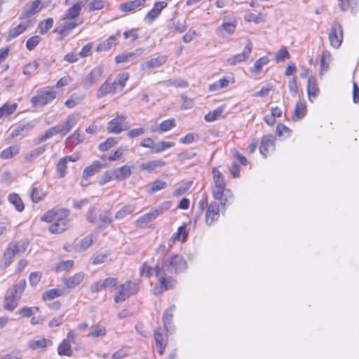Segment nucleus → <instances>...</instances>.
<instances>
[{
    "instance_id": "f257e3e1",
    "label": "nucleus",
    "mask_w": 359,
    "mask_h": 359,
    "mask_svg": "<svg viewBox=\"0 0 359 359\" xmlns=\"http://www.w3.org/2000/svg\"><path fill=\"white\" fill-rule=\"evenodd\" d=\"M69 215V212L67 209H52L46 212L41 219L48 223L53 222L48 227L51 233H61L70 226Z\"/></svg>"
},
{
    "instance_id": "f03ea898",
    "label": "nucleus",
    "mask_w": 359,
    "mask_h": 359,
    "mask_svg": "<svg viewBox=\"0 0 359 359\" xmlns=\"http://www.w3.org/2000/svg\"><path fill=\"white\" fill-rule=\"evenodd\" d=\"M25 287L26 280L22 279L6 291L3 302V308L6 311H13L18 306Z\"/></svg>"
},
{
    "instance_id": "7ed1b4c3",
    "label": "nucleus",
    "mask_w": 359,
    "mask_h": 359,
    "mask_svg": "<svg viewBox=\"0 0 359 359\" xmlns=\"http://www.w3.org/2000/svg\"><path fill=\"white\" fill-rule=\"evenodd\" d=\"M80 118L78 114L69 115L66 121L49 128L43 135L39 138L40 142H44L52 137L53 135L60 134L62 136L67 135L77 124Z\"/></svg>"
},
{
    "instance_id": "20e7f679",
    "label": "nucleus",
    "mask_w": 359,
    "mask_h": 359,
    "mask_svg": "<svg viewBox=\"0 0 359 359\" xmlns=\"http://www.w3.org/2000/svg\"><path fill=\"white\" fill-rule=\"evenodd\" d=\"M160 267L168 274L173 275L186 270L187 264L182 256L167 254L164 256Z\"/></svg>"
},
{
    "instance_id": "39448f33",
    "label": "nucleus",
    "mask_w": 359,
    "mask_h": 359,
    "mask_svg": "<svg viewBox=\"0 0 359 359\" xmlns=\"http://www.w3.org/2000/svg\"><path fill=\"white\" fill-rule=\"evenodd\" d=\"M56 96L54 86H46L36 91L35 95L31 98V103L34 107H43L53 101Z\"/></svg>"
},
{
    "instance_id": "423d86ee",
    "label": "nucleus",
    "mask_w": 359,
    "mask_h": 359,
    "mask_svg": "<svg viewBox=\"0 0 359 359\" xmlns=\"http://www.w3.org/2000/svg\"><path fill=\"white\" fill-rule=\"evenodd\" d=\"M155 273L158 278V282L154 288V292L156 295L160 294L163 292L173 287L175 283V279L171 276H169L170 274L162 270L159 264L155 266Z\"/></svg>"
},
{
    "instance_id": "0eeeda50",
    "label": "nucleus",
    "mask_w": 359,
    "mask_h": 359,
    "mask_svg": "<svg viewBox=\"0 0 359 359\" xmlns=\"http://www.w3.org/2000/svg\"><path fill=\"white\" fill-rule=\"evenodd\" d=\"M139 287L136 283L131 280L126 281L120 285L118 293L114 297V302L116 303L123 302L131 295L137 293Z\"/></svg>"
},
{
    "instance_id": "6e6552de",
    "label": "nucleus",
    "mask_w": 359,
    "mask_h": 359,
    "mask_svg": "<svg viewBox=\"0 0 359 359\" xmlns=\"http://www.w3.org/2000/svg\"><path fill=\"white\" fill-rule=\"evenodd\" d=\"M328 37L332 47L337 49L341 46L343 41V29L340 23L334 22L332 25Z\"/></svg>"
},
{
    "instance_id": "1a4fd4ad",
    "label": "nucleus",
    "mask_w": 359,
    "mask_h": 359,
    "mask_svg": "<svg viewBox=\"0 0 359 359\" xmlns=\"http://www.w3.org/2000/svg\"><path fill=\"white\" fill-rule=\"evenodd\" d=\"M237 24L238 20L235 17L224 16L222 24L216 28L215 33L220 36H224V32L231 35L234 33Z\"/></svg>"
},
{
    "instance_id": "9d476101",
    "label": "nucleus",
    "mask_w": 359,
    "mask_h": 359,
    "mask_svg": "<svg viewBox=\"0 0 359 359\" xmlns=\"http://www.w3.org/2000/svg\"><path fill=\"white\" fill-rule=\"evenodd\" d=\"M103 74V67L97 66L94 67L83 79V86L88 88L95 84Z\"/></svg>"
},
{
    "instance_id": "9b49d317",
    "label": "nucleus",
    "mask_w": 359,
    "mask_h": 359,
    "mask_svg": "<svg viewBox=\"0 0 359 359\" xmlns=\"http://www.w3.org/2000/svg\"><path fill=\"white\" fill-rule=\"evenodd\" d=\"M104 166L105 165L102 164L100 161H95L91 165L86 167L83 170L81 185L82 187H86V184H83V180L88 181L89 177L98 173Z\"/></svg>"
},
{
    "instance_id": "f8f14e48",
    "label": "nucleus",
    "mask_w": 359,
    "mask_h": 359,
    "mask_svg": "<svg viewBox=\"0 0 359 359\" xmlns=\"http://www.w3.org/2000/svg\"><path fill=\"white\" fill-rule=\"evenodd\" d=\"M252 50V43L250 39H248L246 46L242 53L235 55L228 59V62L231 65H236L237 63L245 62L248 60Z\"/></svg>"
},
{
    "instance_id": "ddd939ff",
    "label": "nucleus",
    "mask_w": 359,
    "mask_h": 359,
    "mask_svg": "<svg viewBox=\"0 0 359 359\" xmlns=\"http://www.w3.org/2000/svg\"><path fill=\"white\" fill-rule=\"evenodd\" d=\"M219 218V205L217 202L210 203L205 213V223L210 226Z\"/></svg>"
},
{
    "instance_id": "4468645a",
    "label": "nucleus",
    "mask_w": 359,
    "mask_h": 359,
    "mask_svg": "<svg viewBox=\"0 0 359 359\" xmlns=\"http://www.w3.org/2000/svg\"><path fill=\"white\" fill-rule=\"evenodd\" d=\"M214 185L212 188L213 194L218 195L219 191L226 188V182L222 173L216 168L212 169Z\"/></svg>"
},
{
    "instance_id": "2eb2a0df",
    "label": "nucleus",
    "mask_w": 359,
    "mask_h": 359,
    "mask_svg": "<svg viewBox=\"0 0 359 359\" xmlns=\"http://www.w3.org/2000/svg\"><path fill=\"white\" fill-rule=\"evenodd\" d=\"M126 119L123 115H117L114 118L111 120L107 123V131L109 133L119 134L123 130H126L122 127L123 123Z\"/></svg>"
},
{
    "instance_id": "dca6fc26",
    "label": "nucleus",
    "mask_w": 359,
    "mask_h": 359,
    "mask_svg": "<svg viewBox=\"0 0 359 359\" xmlns=\"http://www.w3.org/2000/svg\"><path fill=\"white\" fill-rule=\"evenodd\" d=\"M118 92H119V88L115 84L114 81L109 83L107 80L98 88L96 95L98 98H102L108 94L114 95Z\"/></svg>"
},
{
    "instance_id": "f3484780",
    "label": "nucleus",
    "mask_w": 359,
    "mask_h": 359,
    "mask_svg": "<svg viewBox=\"0 0 359 359\" xmlns=\"http://www.w3.org/2000/svg\"><path fill=\"white\" fill-rule=\"evenodd\" d=\"M213 197L215 200L219 201L221 206L225 209L233 200V195L229 189L224 188L219 191L218 195L213 194Z\"/></svg>"
},
{
    "instance_id": "a211bd4d",
    "label": "nucleus",
    "mask_w": 359,
    "mask_h": 359,
    "mask_svg": "<svg viewBox=\"0 0 359 359\" xmlns=\"http://www.w3.org/2000/svg\"><path fill=\"white\" fill-rule=\"evenodd\" d=\"M166 55H160L156 57L152 58L141 65V69L144 70L146 69H150L156 67H159L163 64H165L167 61Z\"/></svg>"
},
{
    "instance_id": "6ab92c4d",
    "label": "nucleus",
    "mask_w": 359,
    "mask_h": 359,
    "mask_svg": "<svg viewBox=\"0 0 359 359\" xmlns=\"http://www.w3.org/2000/svg\"><path fill=\"white\" fill-rule=\"evenodd\" d=\"M175 309V306L172 305L169 308H168L163 313V320L164 327L167 330V332L172 333L173 331L172 326V318H173V311Z\"/></svg>"
},
{
    "instance_id": "aec40b11",
    "label": "nucleus",
    "mask_w": 359,
    "mask_h": 359,
    "mask_svg": "<svg viewBox=\"0 0 359 359\" xmlns=\"http://www.w3.org/2000/svg\"><path fill=\"white\" fill-rule=\"evenodd\" d=\"M40 5H41V0L34 1L32 3L31 6H27L23 9V11H22V13L20 16V19L29 18L31 16H32L33 15H34L35 13L39 12L41 10Z\"/></svg>"
},
{
    "instance_id": "412c9836",
    "label": "nucleus",
    "mask_w": 359,
    "mask_h": 359,
    "mask_svg": "<svg viewBox=\"0 0 359 359\" xmlns=\"http://www.w3.org/2000/svg\"><path fill=\"white\" fill-rule=\"evenodd\" d=\"M85 274L79 272L69 278H64L63 283L67 288H74L79 285L84 279Z\"/></svg>"
},
{
    "instance_id": "4be33fe9",
    "label": "nucleus",
    "mask_w": 359,
    "mask_h": 359,
    "mask_svg": "<svg viewBox=\"0 0 359 359\" xmlns=\"http://www.w3.org/2000/svg\"><path fill=\"white\" fill-rule=\"evenodd\" d=\"M114 178L116 181H123L128 178L131 175V168L127 165H124L113 170Z\"/></svg>"
},
{
    "instance_id": "5701e85b",
    "label": "nucleus",
    "mask_w": 359,
    "mask_h": 359,
    "mask_svg": "<svg viewBox=\"0 0 359 359\" xmlns=\"http://www.w3.org/2000/svg\"><path fill=\"white\" fill-rule=\"evenodd\" d=\"M143 52L142 48H137L135 51L129 53H123L116 55L115 60L117 63H123L133 60L137 56L140 55Z\"/></svg>"
},
{
    "instance_id": "b1692460",
    "label": "nucleus",
    "mask_w": 359,
    "mask_h": 359,
    "mask_svg": "<svg viewBox=\"0 0 359 359\" xmlns=\"http://www.w3.org/2000/svg\"><path fill=\"white\" fill-rule=\"evenodd\" d=\"M274 140L271 136H264L262 139L261 144L259 147V151L264 157H266L267 154L270 150L273 149Z\"/></svg>"
},
{
    "instance_id": "393cba45",
    "label": "nucleus",
    "mask_w": 359,
    "mask_h": 359,
    "mask_svg": "<svg viewBox=\"0 0 359 359\" xmlns=\"http://www.w3.org/2000/svg\"><path fill=\"white\" fill-rule=\"evenodd\" d=\"M162 331L163 330L161 327H158L154 332L156 346L158 348V352L161 355L163 354L167 344L166 339H165L163 336Z\"/></svg>"
},
{
    "instance_id": "a878e982",
    "label": "nucleus",
    "mask_w": 359,
    "mask_h": 359,
    "mask_svg": "<svg viewBox=\"0 0 359 359\" xmlns=\"http://www.w3.org/2000/svg\"><path fill=\"white\" fill-rule=\"evenodd\" d=\"M120 34L110 36L108 39L101 42L96 48L97 52L107 51L117 44V40Z\"/></svg>"
},
{
    "instance_id": "bb28decb",
    "label": "nucleus",
    "mask_w": 359,
    "mask_h": 359,
    "mask_svg": "<svg viewBox=\"0 0 359 359\" xmlns=\"http://www.w3.org/2000/svg\"><path fill=\"white\" fill-rule=\"evenodd\" d=\"M306 89L311 101H312V98H316L318 95L319 88L315 77L309 76L308 78Z\"/></svg>"
},
{
    "instance_id": "cd10ccee",
    "label": "nucleus",
    "mask_w": 359,
    "mask_h": 359,
    "mask_svg": "<svg viewBox=\"0 0 359 359\" xmlns=\"http://www.w3.org/2000/svg\"><path fill=\"white\" fill-rule=\"evenodd\" d=\"M146 2V0H133L128 2L121 4L119 6L120 10L123 12H133L139 8L140 6H143Z\"/></svg>"
},
{
    "instance_id": "c85d7f7f",
    "label": "nucleus",
    "mask_w": 359,
    "mask_h": 359,
    "mask_svg": "<svg viewBox=\"0 0 359 359\" xmlns=\"http://www.w3.org/2000/svg\"><path fill=\"white\" fill-rule=\"evenodd\" d=\"M165 165V163L162 160H153L140 164V168L150 173L158 168L163 167Z\"/></svg>"
},
{
    "instance_id": "c756f323",
    "label": "nucleus",
    "mask_w": 359,
    "mask_h": 359,
    "mask_svg": "<svg viewBox=\"0 0 359 359\" xmlns=\"http://www.w3.org/2000/svg\"><path fill=\"white\" fill-rule=\"evenodd\" d=\"M83 4L81 2H76L72 6L67 9L64 16V20H70L76 18L81 11Z\"/></svg>"
},
{
    "instance_id": "7c9ffc66",
    "label": "nucleus",
    "mask_w": 359,
    "mask_h": 359,
    "mask_svg": "<svg viewBox=\"0 0 359 359\" xmlns=\"http://www.w3.org/2000/svg\"><path fill=\"white\" fill-rule=\"evenodd\" d=\"M171 202L164 201L158 207L151 209L148 213L151 218L154 220L159 215H162L165 211L168 210L171 208Z\"/></svg>"
},
{
    "instance_id": "2f4dec72",
    "label": "nucleus",
    "mask_w": 359,
    "mask_h": 359,
    "mask_svg": "<svg viewBox=\"0 0 359 359\" xmlns=\"http://www.w3.org/2000/svg\"><path fill=\"white\" fill-rule=\"evenodd\" d=\"M107 333L106 328L101 324H96L90 327L88 337L90 338H97L104 337Z\"/></svg>"
},
{
    "instance_id": "473e14b6",
    "label": "nucleus",
    "mask_w": 359,
    "mask_h": 359,
    "mask_svg": "<svg viewBox=\"0 0 359 359\" xmlns=\"http://www.w3.org/2000/svg\"><path fill=\"white\" fill-rule=\"evenodd\" d=\"M8 245L16 255H22L26 251L29 242L27 239H22L15 243H10Z\"/></svg>"
},
{
    "instance_id": "72a5a7b5",
    "label": "nucleus",
    "mask_w": 359,
    "mask_h": 359,
    "mask_svg": "<svg viewBox=\"0 0 359 359\" xmlns=\"http://www.w3.org/2000/svg\"><path fill=\"white\" fill-rule=\"evenodd\" d=\"M81 22H69V20H65L64 18L62 19V23L57 27L55 32H59L61 34H66V32L72 30L75 27H76L79 25H80Z\"/></svg>"
},
{
    "instance_id": "f704fd0d",
    "label": "nucleus",
    "mask_w": 359,
    "mask_h": 359,
    "mask_svg": "<svg viewBox=\"0 0 359 359\" xmlns=\"http://www.w3.org/2000/svg\"><path fill=\"white\" fill-rule=\"evenodd\" d=\"M8 200L15 206L17 211L22 212L24 210V203L18 194L15 193L10 194L8 196Z\"/></svg>"
},
{
    "instance_id": "c9c22d12",
    "label": "nucleus",
    "mask_w": 359,
    "mask_h": 359,
    "mask_svg": "<svg viewBox=\"0 0 359 359\" xmlns=\"http://www.w3.org/2000/svg\"><path fill=\"white\" fill-rule=\"evenodd\" d=\"M306 111V107L304 102H299L297 103L294 109V114L292 115V120L297 121L302 118Z\"/></svg>"
},
{
    "instance_id": "e433bc0d",
    "label": "nucleus",
    "mask_w": 359,
    "mask_h": 359,
    "mask_svg": "<svg viewBox=\"0 0 359 359\" xmlns=\"http://www.w3.org/2000/svg\"><path fill=\"white\" fill-rule=\"evenodd\" d=\"M269 62V60L266 56H264L257 60L253 67L250 68L251 73L258 74L261 72L262 67L267 65Z\"/></svg>"
},
{
    "instance_id": "4c0bfd02",
    "label": "nucleus",
    "mask_w": 359,
    "mask_h": 359,
    "mask_svg": "<svg viewBox=\"0 0 359 359\" xmlns=\"http://www.w3.org/2000/svg\"><path fill=\"white\" fill-rule=\"evenodd\" d=\"M57 353L59 355L72 356L73 352L71 348V343L63 339L57 347Z\"/></svg>"
},
{
    "instance_id": "58836bf2",
    "label": "nucleus",
    "mask_w": 359,
    "mask_h": 359,
    "mask_svg": "<svg viewBox=\"0 0 359 359\" xmlns=\"http://www.w3.org/2000/svg\"><path fill=\"white\" fill-rule=\"evenodd\" d=\"M53 341L49 339L42 338L38 340H33L29 343V347L31 349L35 350L40 348H45L51 345Z\"/></svg>"
},
{
    "instance_id": "ea45409f",
    "label": "nucleus",
    "mask_w": 359,
    "mask_h": 359,
    "mask_svg": "<svg viewBox=\"0 0 359 359\" xmlns=\"http://www.w3.org/2000/svg\"><path fill=\"white\" fill-rule=\"evenodd\" d=\"M19 151L20 147L18 146H11L1 151L0 157L3 159H9L18 154Z\"/></svg>"
},
{
    "instance_id": "a19ab883",
    "label": "nucleus",
    "mask_w": 359,
    "mask_h": 359,
    "mask_svg": "<svg viewBox=\"0 0 359 359\" xmlns=\"http://www.w3.org/2000/svg\"><path fill=\"white\" fill-rule=\"evenodd\" d=\"M163 85L166 87L175 86L176 88H187L189 86L187 81L182 79H173L163 82Z\"/></svg>"
},
{
    "instance_id": "79ce46f5",
    "label": "nucleus",
    "mask_w": 359,
    "mask_h": 359,
    "mask_svg": "<svg viewBox=\"0 0 359 359\" xmlns=\"http://www.w3.org/2000/svg\"><path fill=\"white\" fill-rule=\"evenodd\" d=\"M129 74L128 72H123L118 74L116 79L114 81L115 84L119 88V93H121L126 86L127 81L128 80Z\"/></svg>"
},
{
    "instance_id": "37998d69",
    "label": "nucleus",
    "mask_w": 359,
    "mask_h": 359,
    "mask_svg": "<svg viewBox=\"0 0 359 359\" xmlns=\"http://www.w3.org/2000/svg\"><path fill=\"white\" fill-rule=\"evenodd\" d=\"M46 149V146H41L33 149L29 154L25 156V161L28 162H32L34 161L37 157L43 154Z\"/></svg>"
},
{
    "instance_id": "c03bdc74",
    "label": "nucleus",
    "mask_w": 359,
    "mask_h": 359,
    "mask_svg": "<svg viewBox=\"0 0 359 359\" xmlns=\"http://www.w3.org/2000/svg\"><path fill=\"white\" fill-rule=\"evenodd\" d=\"M39 311V307L37 306H33V307H28V306H24L16 312L17 314L20 315L22 317L25 318H29L34 313H37Z\"/></svg>"
},
{
    "instance_id": "a18cd8bd",
    "label": "nucleus",
    "mask_w": 359,
    "mask_h": 359,
    "mask_svg": "<svg viewBox=\"0 0 359 359\" xmlns=\"http://www.w3.org/2000/svg\"><path fill=\"white\" fill-rule=\"evenodd\" d=\"M62 294V291L60 289L54 288L45 291L42 295V299L44 301H50L57 298Z\"/></svg>"
},
{
    "instance_id": "49530a36",
    "label": "nucleus",
    "mask_w": 359,
    "mask_h": 359,
    "mask_svg": "<svg viewBox=\"0 0 359 359\" xmlns=\"http://www.w3.org/2000/svg\"><path fill=\"white\" fill-rule=\"evenodd\" d=\"M174 142L161 141L154 145V149L151 150V153L158 154L161 153L165 149L174 146Z\"/></svg>"
},
{
    "instance_id": "de8ad7c7",
    "label": "nucleus",
    "mask_w": 359,
    "mask_h": 359,
    "mask_svg": "<svg viewBox=\"0 0 359 359\" xmlns=\"http://www.w3.org/2000/svg\"><path fill=\"white\" fill-rule=\"evenodd\" d=\"M135 210V207L132 205H127L121 208L115 215L116 219H123L127 215L133 213Z\"/></svg>"
},
{
    "instance_id": "09e8293b",
    "label": "nucleus",
    "mask_w": 359,
    "mask_h": 359,
    "mask_svg": "<svg viewBox=\"0 0 359 359\" xmlns=\"http://www.w3.org/2000/svg\"><path fill=\"white\" fill-rule=\"evenodd\" d=\"M31 128L32 126L29 123L20 124L12 130L10 136L12 138H14L22 135L24 131L28 132L29 130H31Z\"/></svg>"
},
{
    "instance_id": "8fccbe9b",
    "label": "nucleus",
    "mask_w": 359,
    "mask_h": 359,
    "mask_svg": "<svg viewBox=\"0 0 359 359\" xmlns=\"http://www.w3.org/2000/svg\"><path fill=\"white\" fill-rule=\"evenodd\" d=\"M187 236L186 227L183 225L178 228L176 233L172 234L171 239L173 242L176 241H182V242H184L186 241Z\"/></svg>"
},
{
    "instance_id": "3c124183",
    "label": "nucleus",
    "mask_w": 359,
    "mask_h": 359,
    "mask_svg": "<svg viewBox=\"0 0 359 359\" xmlns=\"http://www.w3.org/2000/svg\"><path fill=\"white\" fill-rule=\"evenodd\" d=\"M15 255H16L15 252L13 251L11 247L9 245H8L6 250L4 253L3 258L4 264L6 267L8 266L11 264V263L13 262V258Z\"/></svg>"
},
{
    "instance_id": "603ef678",
    "label": "nucleus",
    "mask_w": 359,
    "mask_h": 359,
    "mask_svg": "<svg viewBox=\"0 0 359 359\" xmlns=\"http://www.w3.org/2000/svg\"><path fill=\"white\" fill-rule=\"evenodd\" d=\"M27 26L22 25V23L19 24L18 26L10 30L8 34V39H12L16 38L20 34L23 33L27 29Z\"/></svg>"
},
{
    "instance_id": "864d4df0",
    "label": "nucleus",
    "mask_w": 359,
    "mask_h": 359,
    "mask_svg": "<svg viewBox=\"0 0 359 359\" xmlns=\"http://www.w3.org/2000/svg\"><path fill=\"white\" fill-rule=\"evenodd\" d=\"M175 120L174 118H169L162 121L159 125L158 128L161 132H167L175 127Z\"/></svg>"
},
{
    "instance_id": "5fc2aeb1",
    "label": "nucleus",
    "mask_w": 359,
    "mask_h": 359,
    "mask_svg": "<svg viewBox=\"0 0 359 359\" xmlns=\"http://www.w3.org/2000/svg\"><path fill=\"white\" fill-rule=\"evenodd\" d=\"M74 266L73 260L62 261L57 263L55 266L56 272H61L64 271H68L72 269Z\"/></svg>"
},
{
    "instance_id": "6e6d98bb",
    "label": "nucleus",
    "mask_w": 359,
    "mask_h": 359,
    "mask_svg": "<svg viewBox=\"0 0 359 359\" xmlns=\"http://www.w3.org/2000/svg\"><path fill=\"white\" fill-rule=\"evenodd\" d=\"M53 18H47L41 22L39 25V32L41 34H46L53 25Z\"/></svg>"
},
{
    "instance_id": "4d7b16f0",
    "label": "nucleus",
    "mask_w": 359,
    "mask_h": 359,
    "mask_svg": "<svg viewBox=\"0 0 359 359\" xmlns=\"http://www.w3.org/2000/svg\"><path fill=\"white\" fill-rule=\"evenodd\" d=\"M116 144H117L116 138L109 137L106 140L105 142L101 143L99 145V149L102 151H106L109 150L110 148L113 147Z\"/></svg>"
},
{
    "instance_id": "13d9d810",
    "label": "nucleus",
    "mask_w": 359,
    "mask_h": 359,
    "mask_svg": "<svg viewBox=\"0 0 359 359\" xmlns=\"http://www.w3.org/2000/svg\"><path fill=\"white\" fill-rule=\"evenodd\" d=\"M223 109L222 107H217L212 111L208 112L205 116V120L208 122H212L215 121L222 113Z\"/></svg>"
},
{
    "instance_id": "bf43d9fd",
    "label": "nucleus",
    "mask_w": 359,
    "mask_h": 359,
    "mask_svg": "<svg viewBox=\"0 0 359 359\" xmlns=\"http://www.w3.org/2000/svg\"><path fill=\"white\" fill-rule=\"evenodd\" d=\"M193 185V181H187L182 184L179 188L176 189L173 192L174 196L183 195L185 194Z\"/></svg>"
},
{
    "instance_id": "052dcab7",
    "label": "nucleus",
    "mask_w": 359,
    "mask_h": 359,
    "mask_svg": "<svg viewBox=\"0 0 359 359\" xmlns=\"http://www.w3.org/2000/svg\"><path fill=\"white\" fill-rule=\"evenodd\" d=\"M40 41H41V38L39 36H37V35L33 36L27 40L26 48L29 50H32L39 43Z\"/></svg>"
},
{
    "instance_id": "680f3d73",
    "label": "nucleus",
    "mask_w": 359,
    "mask_h": 359,
    "mask_svg": "<svg viewBox=\"0 0 359 359\" xmlns=\"http://www.w3.org/2000/svg\"><path fill=\"white\" fill-rule=\"evenodd\" d=\"M1 110L5 116H9L15 112L17 109V104H5L1 107H0Z\"/></svg>"
},
{
    "instance_id": "e2e57ef3",
    "label": "nucleus",
    "mask_w": 359,
    "mask_h": 359,
    "mask_svg": "<svg viewBox=\"0 0 359 359\" xmlns=\"http://www.w3.org/2000/svg\"><path fill=\"white\" fill-rule=\"evenodd\" d=\"M30 197L34 203H39L43 199V194H42L41 191L39 190L38 188L33 187L32 189Z\"/></svg>"
},
{
    "instance_id": "0e129e2a",
    "label": "nucleus",
    "mask_w": 359,
    "mask_h": 359,
    "mask_svg": "<svg viewBox=\"0 0 359 359\" xmlns=\"http://www.w3.org/2000/svg\"><path fill=\"white\" fill-rule=\"evenodd\" d=\"M38 67L39 64L36 62H30L24 67L22 72L25 75L29 76L37 69Z\"/></svg>"
},
{
    "instance_id": "69168bd1",
    "label": "nucleus",
    "mask_w": 359,
    "mask_h": 359,
    "mask_svg": "<svg viewBox=\"0 0 359 359\" xmlns=\"http://www.w3.org/2000/svg\"><path fill=\"white\" fill-rule=\"evenodd\" d=\"M330 57V53L327 51L323 52L320 58V72L322 74L323 72L327 71L329 64L326 62V58Z\"/></svg>"
},
{
    "instance_id": "338daca9",
    "label": "nucleus",
    "mask_w": 359,
    "mask_h": 359,
    "mask_svg": "<svg viewBox=\"0 0 359 359\" xmlns=\"http://www.w3.org/2000/svg\"><path fill=\"white\" fill-rule=\"evenodd\" d=\"M67 164L65 159H63V158H60L57 163L56 168L60 177H63L66 174Z\"/></svg>"
},
{
    "instance_id": "774afa93",
    "label": "nucleus",
    "mask_w": 359,
    "mask_h": 359,
    "mask_svg": "<svg viewBox=\"0 0 359 359\" xmlns=\"http://www.w3.org/2000/svg\"><path fill=\"white\" fill-rule=\"evenodd\" d=\"M290 55L288 50L285 48L280 49L276 56V60L278 62H283L285 59L290 58Z\"/></svg>"
}]
</instances>
